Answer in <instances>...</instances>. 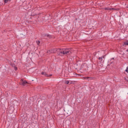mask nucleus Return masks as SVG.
<instances>
[{
  "label": "nucleus",
  "instance_id": "39448f33",
  "mask_svg": "<svg viewBox=\"0 0 128 128\" xmlns=\"http://www.w3.org/2000/svg\"><path fill=\"white\" fill-rule=\"evenodd\" d=\"M83 78L86 80V78L88 80L90 78V80H93L92 77H84Z\"/></svg>",
  "mask_w": 128,
  "mask_h": 128
},
{
  "label": "nucleus",
  "instance_id": "1a4fd4ad",
  "mask_svg": "<svg viewBox=\"0 0 128 128\" xmlns=\"http://www.w3.org/2000/svg\"><path fill=\"white\" fill-rule=\"evenodd\" d=\"M52 50H48L47 51V54H52Z\"/></svg>",
  "mask_w": 128,
  "mask_h": 128
},
{
  "label": "nucleus",
  "instance_id": "7ed1b4c3",
  "mask_svg": "<svg viewBox=\"0 0 128 128\" xmlns=\"http://www.w3.org/2000/svg\"><path fill=\"white\" fill-rule=\"evenodd\" d=\"M20 82H21L22 86H26V84H28V82L26 80H22V79L21 80Z\"/></svg>",
  "mask_w": 128,
  "mask_h": 128
},
{
  "label": "nucleus",
  "instance_id": "4468645a",
  "mask_svg": "<svg viewBox=\"0 0 128 128\" xmlns=\"http://www.w3.org/2000/svg\"><path fill=\"white\" fill-rule=\"evenodd\" d=\"M46 36L48 38H50V36L49 34H46Z\"/></svg>",
  "mask_w": 128,
  "mask_h": 128
},
{
  "label": "nucleus",
  "instance_id": "9b49d317",
  "mask_svg": "<svg viewBox=\"0 0 128 128\" xmlns=\"http://www.w3.org/2000/svg\"><path fill=\"white\" fill-rule=\"evenodd\" d=\"M118 10V9H116L114 8H110V10Z\"/></svg>",
  "mask_w": 128,
  "mask_h": 128
},
{
  "label": "nucleus",
  "instance_id": "f257e3e1",
  "mask_svg": "<svg viewBox=\"0 0 128 128\" xmlns=\"http://www.w3.org/2000/svg\"><path fill=\"white\" fill-rule=\"evenodd\" d=\"M58 52H59L60 56H68L72 54L70 49L68 48L58 49Z\"/></svg>",
  "mask_w": 128,
  "mask_h": 128
},
{
  "label": "nucleus",
  "instance_id": "6e6552de",
  "mask_svg": "<svg viewBox=\"0 0 128 128\" xmlns=\"http://www.w3.org/2000/svg\"><path fill=\"white\" fill-rule=\"evenodd\" d=\"M64 84H70V81L69 80H65Z\"/></svg>",
  "mask_w": 128,
  "mask_h": 128
},
{
  "label": "nucleus",
  "instance_id": "dca6fc26",
  "mask_svg": "<svg viewBox=\"0 0 128 128\" xmlns=\"http://www.w3.org/2000/svg\"><path fill=\"white\" fill-rule=\"evenodd\" d=\"M56 52V49L53 50V52Z\"/></svg>",
  "mask_w": 128,
  "mask_h": 128
},
{
  "label": "nucleus",
  "instance_id": "f3484780",
  "mask_svg": "<svg viewBox=\"0 0 128 128\" xmlns=\"http://www.w3.org/2000/svg\"><path fill=\"white\" fill-rule=\"evenodd\" d=\"M80 76H82V75H80Z\"/></svg>",
  "mask_w": 128,
  "mask_h": 128
},
{
  "label": "nucleus",
  "instance_id": "20e7f679",
  "mask_svg": "<svg viewBox=\"0 0 128 128\" xmlns=\"http://www.w3.org/2000/svg\"><path fill=\"white\" fill-rule=\"evenodd\" d=\"M106 58V55L103 56L102 57H99L98 60H100V62H102V58Z\"/></svg>",
  "mask_w": 128,
  "mask_h": 128
},
{
  "label": "nucleus",
  "instance_id": "423d86ee",
  "mask_svg": "<svg viewBox=\"0 0 128 128\" xmlns=\"http://www.w3.org/2000/svg\"><path fill=\"white\" fill-rule=\"evenodd\" d=\"M102 10H110V8H102Z\"/></svg>",
  "mask_w": 128,
  "mask_h": 128
},
{
  "label": "nucleus",
  "instance_id": "2eb2a0df",
  "mask_svg": "<svg viewBox=\"0 0 128 128\" xmlns=\"http://www.w3.org/2000/svg\"><path fill=\"white\" fill-rule=\"evenodd\" d=\"M14 70H18V68H16V67H14Z\"/></svg>",
  "mask_w": 128,
  "mask_h": 128
},
{
  "label": "nucleus",
  "instance_id": "f8f14e48",
  "mask_svg": "<svg viewBox=\"0 0 128 128\" xmlns=\"http://www.w3.org/2000/svg\"><path fill=\"white\" fill-rule=\"evenodd\" d=\"M36 44L38 46H39L40 44V40L36 41Z\"/></svg>",
  "mask_w": 128,
  "mask_h": 128
},
{
  "label": "nucleus",
  "instance_id": "ddd939ff",
  "mask_svg": "<svg viewBox=\"0 0 128 128\" xmlns=\"http://www.w3.org/2000/svg\"><path fill=\"white\" fill-rule=\"evenodd\" d=\"M125 72H127V74H128V66L126 68Z\"/></svg>",
  "mask_w": 128,
  "mask_h": 128
},
{
  "label": "nucleus",
  "instance_id": "0eeeda50",
  "mask_svg": "<svg viewBox=\"0 0 128 128\" xmlns=\"http://www.w3.org/2000/svg\"><path fill=\"white\" fill-rule=\"evenodd\" d=\"M4 0V4H8V2H10V0Z\"/></svg>",
  "mask_w": 128,
  "mask_h": 128
},
{
  "label": "nucleus",
  "instance_id": "f03ea898",
  "mask_svg": "<svg viewBox=\"0 0 128 128\" xmlns=\"http://www.w3.org/2000/svg\"><path fill=\"white\" fill-rule=\"evenodd\" d=\"M41 74L44 76H46V78H49V76H52V74H46V72H42Z\"/></svg>",
  "mask_w": 128,
  "mask_h": 128
},
{
  "label": "nucleus",
  "instance_id": "9d476101",
  "mask_svg": "<svg viewBox=\"0 0 128 128\" xmlns=\"http://www.w3.org/2000/svg\"><path fill=\"white\" fill-rule=\"evenodd\" d=\"M122 46H128V42H124Z\"/></svg>",
  "mask_w": 128,
  "mask_h": 128
}]
</instances>
